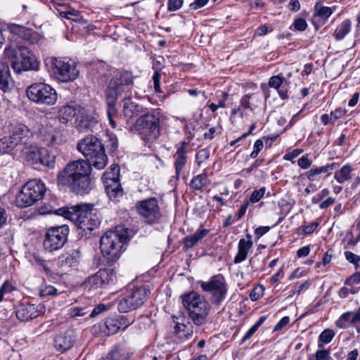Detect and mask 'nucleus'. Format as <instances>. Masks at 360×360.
Wrapping results in <instances>:
<instances>
[{"label": "nucleus", "instance_id": "obj_1", "mask_svg": "<svg viewBox=\"0 0 360 360\" xmlns=\"http://www.w3.org/2000/svg\"><path fill=\"white\" fill-rule=\"evenodd\" d=\"M90 173L91 167L87 161L74 160L68 163L58 174V184L69 188L77 195H84L91 189Z\"/></svg>", "mask_w": 360, "mask_h": 360}, {"label": "nucleus", "instance_id": "obj_2", "mask_svg": "<svg viewBox=\"0 0 360 360\" xmlns=\"http://www.w3.org/2000/svg\"><path fill=\"white\" fill-rule=\"evenodd\" d=\"M55 213L74 222L83 231L90 232L101 224L100 218L92 206L87 204L65 206L56 210Z\"/></svg>", "mask_w": 360, "mask_h": 360}, {"label": "nucleus", "instance_id": "obj_3", "mask_svg": "<svg viewBox=\"0 0 360 360\" xmlns=\"http://www.w3.org/2000/svg\"><path fill=\"white\" fill-rule=\"evenodd\" d=\"M160 113L155 110L140 115L129 128L132 133H138L146 143H153L160 135Z\"/></svg>", "mask_w": 360, "mask_h": 360}, {"label": "nucleus", "instance_id": "obj_4", "mask_svg": "<svg viewBox=\"0 0 360 360\" xmlns=\"http://www.w3.org/2000/svg\"><path fill=\"white\" fill-rule=\"evenodd\" d=\"M77 150L88 160L90 167L103 169L108 163L105 147L97 137L89 135L80 140L77 146Z\"/></svg>", "mask_w": 360, "mask_h": 360}, {"label": "nucleus", "instance_id": "obj_5", "mask_svg": "<svg viewBox=\"0 0 360 360\" xmlns=\"http://www.w3.org/2000/svg\"><path fill=\"white\" fill-rule=\"evenodd\" d=\"M127 239V231L120 227L108 231L102 236L100 239V248L108 262L120 258Z\"/></svg>", "mask_w": 360, "mask_h": 360}, {"label": "nucleus", "instance_id": "obj_6", "mask_svg": "<svg viewBox=\"0 0 360 360\" xmlns=\"http://www.w3.org/2000/svg\"><path fill=\"white\" fill-rule=\"evenodd\" d=\"M182 304L188 312L189 317L196 326L204 324L211 306L202 295L192 291L181 296Z\"/></svg>", "mask_w": 360, "mask_h": 360}, {"label": "nucleus", "instance_id": "obj_7", "mask_svg": "<svg viewBox=\"0 0 360 360\" xmlns=\"http://www.w3.org/2000/svg\"><path fill=\"white\" fill-rule=\"evenodd\" d=\"M45 62L55 77L62 82L73 81L79 76V71L77 68L76 63L70 58L51 57Z\"/></svg>", "mask_w": 360, "mask_h": 360}, {"label": "nucleus", "instance_id": "obj_8", "mask_svg": "<svg viewBox=\"0 0 360 360\" xmlns=\"http://www.w3.org/2000/svg\"><path fill=\"white\" fill-rule=\"evenodd\" d=\"M46 193L45 184L41 179H34L28 181L17 195L16 205L19 207L32 206L37 201L41 200Z\"/></svg>", "mask_w": 360, "mask_h": 360}, {"label": "nucleus", "instance_id": "obj_9", "mask_svg": "<svg viewBox=\"0 0 360 360\" xmlns=\"http://www.w3.org/2000/svg\"><path fill=\"white\" fill-rule=\"evenodd\" d=\"M199 283L202 290L210 295V301L213 304L219 306L225 300L229 286L221 274L212 276L208 281H200Z\"/></svg>", "mask_w": 360, "mask_h": 360}, {"label": "nucleus", "instance_id": "obj_10", "mask_svg": "<svg viewBox=\"0 0 360 360\" xmlns=\"http://www.w3.org/2000/svg\"><path fill=\"white\" fill-rule=\"evenodd\" d=\"M28 98L38 104L54 105L58 99L56 91L50 85L44 83H34L27 89Z\"/></svg>", "mask_w": 360, "mask_h": 360}, {"label": "nucleus", "instance_id": "obj_11", "mask_svg": "<svg viewBox=\"0 0 360 360\" xmlns=\"http://www.w3.org/2000/svg\"><path fill=\"white\" fill-rule=\"evenodd\" d=\"M149 294L146 286H140L128 290L118 304V310L126 313L136 309L143 304Z\"/></svg>", "mask_w": 360, "mask_h": 360}, {"label": "nucleus", "instance_id": "obj_12", "mask_svg": "<svg viewBox=\"0 0 360 360\" xmlns=\"http://www.w3.org/2000/svg\"><path fill=\"white\" fill-rule=\"evenodd\" d=\"M68 233L69 228L67 225L49 229L44 241L45 250L52 252L61 248L67 241Z\"/></svg>", "mask_w": 360, "mask_h": 360}, {"label": "nucleus", "instance_id": "obj_13", "mask_svg": "<svg viewBox=\"0 0 360 360\" xmlns=\"http://www.w3.org/2000/svg\"><path fill=\"white\" fill-rule=\"evenodd\" d=\"M23 154L26 161L31 165L40 164L49 168L54 167L55 155H50L45 148L31 145L23 149Z\"/></svg>", "mask_w": 360, "mask_h": 360}, {"label": "nucleus", "instance_id": "obj_14", "mask_svg": "<svg viewBox=\"0 0 360 360\" xmlns=\"http://www.w3.org/2000/svg\"><path fill=\"white\" fill-rule=\"evenodd\" d=\"M116 281V272L112 269H100L89 276L84 283V288L89 290H96L112 284Z\"/></svg>", "mask_w": 360, "mask_h": 360}, {"label": "nucleus", "instance_id": "obj_15", "mask_svg": "<svg viewBox=\"0 0 360 360\" xmlns=\"http://www.w3.org/2000/svg\"><path fill=\"white\" fill-rule=\"evenodd\" d=\"M20 56L13 59L11 66L17 72L38 69L39 63L35 56L25 46L19 47Z\"/></svg>", "mask_w": 360, "mask_h": 360}, {"label": "nucleus", "instance_id": "obj_16", "mask_svg": "<svg viewBox=\"0 0 360 360\" xmlns=\"http://www.w3.org/2000/svg\"><path fill=\"white\" fill-rule=\"evenodd\" d=\"M136 208L139 214L143 217L145 221L148 224L155 222L160 217L158 202L155 198L137 202Z\"/></svg>", "mask_w": 360, "mask_h": 360}, {"label": "nucleus", "instance_id": "obj_17", "mask_svg": "<svg viewBox=\"0 0 360 360\" xmlns=\"http://www.w3.org/2000/svg\"><path fill=\"white\" fill-rule=\"evenodd\" d=\"M97 124L98 120L94 110L77 106L75 125L78 131L80 132L91 131Z\"/></svg>", "mask_w": 360, "mask_h": 360}, {"label": "nucleus", "instance_id": "obj_18", "mask_svg": "<svg viewBox=\"0 0 360 360\" xmlns=\"http://www.w3.org/2000/svg\"><path fill=\"white\" fill-rule=\"evenodd\" d=\"M4 30L8 31L13 37L22 39L30 44H36L41 39V35L38 32L18 24L7 23L4 26Z\"/></svg>", "mask_w": 360, "mask_h": 360}, {"label": "nucleus", "instance_id": "obj_19", "mask_svg": "<svg viewBox=\"0 0 360 360\" xmlns=\"http://www.w3.org/2000/svg\"><path fill=\"white\" fill-rule=\"evenodd\" d=\"M176 150L172 157L175 169V176L176 178L179 179L181 174L184 172L188 164L189 144L186 141H181L179 145H176Z\"/></svg>", "mask_w": 360, "mask_h": 360}, {"label": "nucleus", "instance_id": "obj_20", "mask_svg": "<svg viewBox=\"0 0 360 360\" xmlns=\"http://www.w3.org/2000/svg\"><path fill=\"white\" fill-rule=\"evenodd\" d=\"M44 307L42 304L22 303L16 309L17 318L21 321H28L37 318L43 313Z\"/></svg>", "mask_w": 360, "mask_h": 360}, {"label": "nucleus", "instance_id": "obj_21", "mask_svg": "<svg viewBox=\"0 0 360 360\" xmlns=\"http://www.w3.org/2000/svg\"><path fill=\"white\" fill-rule=\"evenodd\" d=\"M174 333L183 339L190 338L193 333V327L189 318L186 317L184 314L179 316H174Z\"/></svg>", "mask_w": 360, "mask_h": 360}, {"label": "nucleus", "instance_id": "obj_22", "mask_svg": "<svg viewBox=\"0 0 360 360\" xmlns=\"http://www.w3.org/2000/svg\"><path fill=\"white\" fill-rule=\"evenodd\" d=\"M133 77L131 72L127 71H117L108 84V87L114 90L116 96L122 91V86H128L132 84Z\"/></svg>", "mask_w": 360, "mask_h": 360}, {"label": "nucleus", "instance_id": "obj_23", "mask_svg": "<svg viewBox=\"0 0 360 360\" xmlns=\"http://www.w3.org/2000/svg\"><path fill=\"white\" fill-rule=\"evenodd\" d=\"M10 135L17 146H18L20 144H25L32 136V132L25 124L18 123L11 125Z\"/></svg>", "mask_w": 360, "mask_h": 360}, {"label": "nucleus", "instance_id": "obj_24", "mask_svg": "<svg viewBox=\"0 0 360 360\" xmlns=\"http://www.w3.org/2000/svg\"><path fill=\"white\" fill-rule=\"evenodd\" d=\"M41 140L48 146H55L60 141V133L51 125L42 126L39 129Z\"/></svg>", "mask_w": 360, "mask_h": 360}, {"label": "nucleus", "instance_id": "obj_25", "mask_svg": "<svg viewBox=\"0 0 360 360\" xmlns=\"http://www.w3.org/2000/svg\"><path fill=\"white\" fill-rule=\"evenodd\" d=\"M339 164L337 162H333L327 164L326 165L312 168L304 173V175L311 181H319L323 176H328L330 174L331 171L335 169L338 167Z\"/></svg>", "mask_w": 360, "mask_h": 360}, {"label": "nucleus", "instance_id": "obj_26", "mask_svg": "<svg viewBox=\"0 0 360 360\" xmlns=\"http://www.w3.org/2000/svg\"><path fill=\"white\" fill-rule=\"evenodd\" d=\"M245 237V238L240 239L238 242V252L233 260L235 264H239L245 261L253 246L252 236L250 233H247Z\"/></svg>", "mask_w": 360, "mask_h": 360}, {"label": "nucleus", "instance_id": "obj_27", "mask_svg": "<svg viewBox=\"0 0 360 360\" xmlns=\"http://www.w3.org/2000/svg\"><path fill=\"white\" fill-rule=\"evenodd\" d=\"M123 115L127 121L133 119L141 114H144L146 112L145 108L131 101L130 98H124L123 100Z\"/></svg>", "mask_w": 360, "mask_h": 360}, {"label": "nucleus", "instance_id": "obj_28", "mask_svg": "<svg viewBox=\"0 0 360 360\" xmlns=\"http://www.w3.org/2000/svg\"><path fill=\"white\" fill-rule=\"evenodd\" d=\"M80 257L78 250H71L60 255L57 259L58 265L62 268L71 267L77 264Z\"/></svg>", "mask_w": 360, "mask_h": 360}, {"label": "nucleus", "instance_id": "obj_29", "mask_svg": "<svg viewBox=\"0 0 360 360\" xmlns=\"http://www.w3.org/2000/svg\"><path fill=\"white\" fill-rule=\"evenodd\" d=\"M13 86L8 65L0 62V89L4 92L11 91Z\"/></svg>", "mask_w": 360, "mask_h": 360}, {"label": "nucleus", "instance_id": "obj_30", "mask_svg": "<svg viewBox=\"0 0 360 360\" xmlns=\"http://www.w3.org/2000/svg\"><path fill=\"white\" fill-rule=\"evenodd\" d=\"M105 192L111 200H118L123 195V189L120 181H106Z\"/></svg>", "mask_w": 360, "mask_h": 360}, {"label": "nucleus", "instance_id": "obj_31", "mask_svg": "<svg viewBox=\"0 0 360 360\" xmlns=\"http://www.w3.org/2000/svg\"><path fill=\"white\" fill-rule=\"evenodd\" d=\"M210 232L209 229L198 230L195 233L184 238V248L188 250L195 246L200 240L205 238Z\"/></svg>", "mask_w": 360, "mask_h": 360}, {"label": "nucleus", "instance_id": "obj_32", "mask_svg": "<svg viewBox=\"0 0 360 360\" xmlns=\"http://www.w3.org/2000/svg\"><path fill=\"white\" fill-rule=\"evenodd\" d=\"M73 342L74 340L71 335H58L54 340V346L58 351L64 352L72 347Z\"/></svg>", "mask_w": 360, "mask_h": 360}, {"label": "nucleus", "instance_id": "obj_33", "mask_svg": "<svg viewBox=\"0 0 360 360\" xmlns=\"http://www.w3.org/2000/svg\"><path fill=\"white\" fill-rule=\"evenodd\" d=\"M359 322L356 311H347L343 313L336 321V326L340 328L345 329L349 324H355Z\"/></svg>", "mask_w": 360, "mask_h": 360}, {"label": "nucleus", "instance_id": "obj_34", "mask_svg": "<svg viewBox=\"0 0 360 360\" xmlns=\"http://www.w3.org/2000/svg\"><path fill=\"white\" fill-rule=\"evenodd\" d=\"M210 182L208 175L206 172L194 176L190 183L189 186L193 191H202Z\"/></svg>", "mask_w": 360, "mask_h": 360}, {"label": "nucleus", "instance_id": "obj_35", "mask_svg": "<svg viewBox=\"0 0 360 360\" xmlns=\"http://www.w3.org/2000/svg\"><path fill=\"white\" fill-rule=\"evenodd\" d=\"M77 115V107L70 105L62 106L58 111V120L60 123H68L73 117Z\"/></svg>", "mask_w": 360, "mask_h": 360}, {"label": "nucleus", "instance_id": "obj_36", "mask_svg": "<svg viewBox=\"0 0 360 360\" xmlns=\"http://www.w3.org/2000/svg\"><path fill=\"white\" fill-rule=\"evenodd\" d=\"M284 80L285 79L283 77L276 75L270 77L268 83L271 88H274L278 91L279 96L282 99H285L288 98L287 90L284 89V86H282Z\"/></svg>", "mask_w": 360, "mask_h": 360}, {"label": "nucleus", "instance_id": "obj_37", "mask_svg": "<svg viewBox=\"0 0 360 360\" xmlns=\"http://www.w3.org/2000/svg\"><path fill=\"white\" fill-rule=\"evenodd\" d=\"M352 22L349 20H345L338 26L333 36L337 41L342 40L351 30Z\"/></svg>", "mask_w": 360, "mask_h": 360}, {"label": "nucleus", "instance_id": "obj_38", "mask_svg": "<svg viewBox=\"0 0 360 360\" xmlns=\"http://www.w3.org/2000/svg\"><path fill=\"white\" fill-rule=\"evenodd\" d=\"M352 169L351 166L345 165L339 171L335 173L334 178L338 183L344 184L352 179Z\"/></svg>", "mask_w": 360, "mask_h": 360}, {"label": "nucleus", "instance_id": "obj_39", "mask_svg": "<svg viewBox=\"0 0 360 360\" xmlns=\"http://www.w3.org/2000/svg\"><path fill=\"white\" fill-rule=\"evenodd\" d=\"M120 167L117 165H112L109 169L105 171L102 176L104 184L106 181H120Z\"/></svg>", "mask_w": 360, "mask_h": 360}, {"label": "nucleus", "instance_id": "obj_40", "mask_svg": "<svg viewBox=\"0 0 360 360\" xmlns=\"http://www.w3.org/2000/svg\"><path fill=\"white\" fill-rule=\"evenodd\" d=\"M16 146L17 144L11 135L0 139V153L1 154L11 153Z\"/></svg>", "mask_w": 360, "mask_h": 360}, {"label": "nucleus", "instance_id": "obj_41", "mask_svg": "<svg viewBox=\"0 0 360 360\" xmlns=\"http://www.w3.org/2000/svg\"><path fill=\"white\" fill-rule=\"evenodd\" d=\"M334 10L335 8L315 5L314 16L327 20L333 14Z\"/></svg>", "mask_w": 360, "mask_h": 360}, {"label": "nucleus", "instance_id": "obj_42", "mask_svg": "<svg viewBox=\"0 0 360 360\" xmlns=\"http://www.w3.org/2000/svg\"><path fill=\"white\" fill-rule=\"evenodd\" d=\"M106 113L109 123L112 129L116 128L117 124L114 117L117 115V109L115 108V101L108 102L106 108Z\"/></svg>", "mask_w": 360, "mask_h": 360}, {"label": "nucleus", "instance_id": "obj_43", "mask_svg": "<svg viewBox=\"0 0 360 360\" xmlns=\"http://www.w3.org/2000/svg\"><path fill=\"white\" fill-rule=\"evenodd\" d=\"M108 336L117 333L119 330L117 320L115 318H108L105 321Z\"/></svg>", "mask_w": 360, "mask_h": 360}, {"label": "nucleus", "instance_id": "obj_44", "mask_svg": "<svg viewBox=\"0 0 360 360\" xmlns=\"http://www.w3.org/2000/svg\"><path fill=\"white\" fill-rule=\"evenodd\" d=\"M266 316H260L259 320L247 331L244 337L243 338V341L245 342L247 340L250 339L254 333L257 330L259 327H260L264 322L266 321Z\"/></svg>", "mask_w": 360, "mask_h": 360}, {"label": "nucleus", "instance_id": "obj_45", "mask_svg": "<svg viewBox=\"0 0 360 360\" xmlns=\"http://www.w3.org/2000/svg\"><path fill=\"white\" fill-rule=\"evenodd\" d=\"M210 156V153L209 149L202 148L198 150L195 154V162L198 167H200L203 163H205L207 160H209Z\"/></svg>", "mask_w": 360, "mask_h": 360}, {"label": "nucleus", "instance_id": "obj_46", "mask_svg": "<svg viewBox=\"0 0 360 360\" xmlns=\"http://www.w3.org/2000/svg\"><path fill=\"white\" fill-rule=\"evenodd\" d=\"M105 321L99 322L91 328V333L95 336H108Z\"/></svg>", "mask_w": 360, "mask_h": 360}, {"label": "nucleus", "instance_id": "obj_47", "mask_svg": "<svg viewBox=\"0 0 360 360\" xmlns=\"http://www.w3.org/2000/svg\"><path fill=\"white\" fill-rule=\"evenodd\" d=\"M335 334V332L332 329H325L320 334L319 337V342H321L323 344H328L333 340Z\"/></svg>", "mask_w": 360, "mask_h": 360}, {"label": "nucleus", "instance_id": "obj_48", "mask_svg": "<svg viewBox=\"0 0 360 360\" xmlns=\"http://www.w3.org/2000/svg\"><path fill=\"white\" fill-rule=\"evenodd\" d=\"M357 238L356 240L354 239V236L352 231H348L345 234V238L342 240V243H344V248H349L356 245L358 243Z\"/></svg>", "mask_w": 360, "mask_h": 360}, {"label": "nucleus", "instance_id": "obj_49", "mask_svg": "<svg viewBox=\"0 0 360 360\" xmlns=\"http://www.w3.org/2000/svg\"><path fill=\"white\" fill-rule=\"evenodd\" d=\"M265 192V187H262L258 190L253 191L250 198V202L252 203L259 202L264 197Z\"/></svg>", "mask_w": 360, "mask_h": 360}, {"label": "nucleus", "instance_id": "obj_50", "mask_svg": "<svg viewBox=\"0 0 360 360\" xmlns=\"http://www.w3.org/2000/svg\"><path fill=\"white\" fill-rule=\"evenodd\" d=\"M264 288L263 285L256 286L250 293V298L252 301L258 300L264 294Z\"/></svg>", "mask_w": 360, "mask_h": 360}, {"label": "nucleus", "instance_id": "obj_51", "mask_svg": "<svg viewBox=\"0 0 360 360\" xmlns=\"http://www.w3.org/2000/svg\"><path fill=\"white\" fill-rule=\"evenodd\" d=\"M264 148V141L262 139H257L253 146V150L250 155V158L255 159L257 157L259 152L262 150Z\"/></svg>", "mask_w": 360, "mask_h": 360}, {"label": "nucleus", "instance_id": "obj_52", "mask_svg": "<svg viewBox=\"0 0 360 360\" xmlns=\"http://www.w3.org/2000/svg\"><path fill=\"white\" fill-rule=\"evenodd\" d=\"M329 193L330 191L328 188H323L312 198L311 202L313 204H320L323 201V198L327 197L329 195Z\"/></svg>", "mask_w": 360, "mask_h": 360}, {"label": "nucleus", "instance_id": "obj_53", "mask_svg": "<svg viewBox=\"0 0 360 360\" xmlns=\"http://www.w3.org/2000/svg\"><path fill=\"white\" fill-rule=\"evenodd\" d=\"M107 148L109 149L110 152L114 153L117 150L118 148V142L116 136L113 134H110L108 136V141L107 143Z\"/></svg>", "mask_w": 360, "mask_h": 360}, {"label": "nucleus", "instance_id": "obj_54", "mask_svg": "<svg viewBox=\"0 0 360 360\" xmlns=\"http://www.w3.org/2000/svg\"><path fill=\"white\" fill-rule=\"evenodd\" d=\"M184 4V0H168L167 9L169 11H176L179 10Z\"/></svg>", "mask_w": 360, "mask_h": 360}, {"label": "nucleus", "instance_id": "obj_55", "mask_svg": "<svg viewBox=\"0 0 360 360\" xmlns=\"http://www.w3.org/2000/svg\"><path fill=\"white\" fill-rule=\"evenodd\" d=\"M57 294V289L52 285L43 287L39 292L41 297L52 296Z\"/></svg>", "mask_w": 360, "mask_h": 360}, {"label": "nucleus", "instance_id": "obj_56", "mask_svg": "<svg viewBox=\"0 0 360 360\" xmlns=\"http://www.w3.org/2000/svg\"><path fill=\"white\" fill-rule=\"evenodd\" d=\"M88 311L87 308L74 307L70 309V315L71 317L84 316Z\"/></svg>", "mask_w": 360, "mask_h": 360}, {"label": "nucleus", "instance_id": "obj_57", "mask_svg": "<svg viewBox=\"0 0 360 360\" xmlns=\"http://www.w3.org/2000/svg\"><path fill=\"white\" fill-rule=\"evenodd\" d=\"M312 164V160L308 158L307 155H302L297 160L298 166L303 169H309Z\"/></svg>", "mask_w": 360, "mask_h": 360}, {"label": "nucleus", "instance_id": "obj_58", "mask_svg": "<svg viewBox=\"0 0 360 360\" xmlns=\"http://www.w3.org/2000/svg\"><path fill=\"white\" fill-rule=\"evenodd\" d=\"M254 98L255 96L252 95H245L243 96L240 101V107L243 108L245 109H250V110H253V108H252L251 103H250V98Z\"/></svg>", "mask_w": 360, "mask_h": 360}, {"label": "nucleus", "instance_id": "obj_59", "mask_svg": "<svg viewBox=\"0 0 360 360\" xmlns=\"http://www.w3.org/2000/svg\"><path fill=\"white\" fill-rule=\"evenodd\" d=\"M295 30L304 31L307 28V23L304 18H299L295 20L293 25Z\"/></svg>", "mask_w": 360, "mask_h": 360}, {"label": "nucleus", "instance_id": "obj_60", "mask_svg": "<svg viewBox=\"0 0 360 360\" xmlns=\"http://www.w3.org/2000/svg\"><path fill=\"white\" fill-rule=\"evenodd\" d=\"M117 320V325L119 326L120 330L126 329L130 324H131V321L125 316H120L115 318Z\"/></svg>", "mask_w": 360, "mask_h": 360}, {"label": "nucleus", "instance_id": "obj_61", "mask_svg": "<svg viewBox=\"0 0 360 360\" xmlns=\"http://www.w3.org/2000/svg\"><path fill=\"white\" fill-rule=\"evenodd\" d=\"M345 256L348 262L354 264V265H356V266H357V264L360 261V257L359 255H355L350 251H345Z\"/></svg>", "mask_w": 360, "mask_h": 360}, {"label": "nucleus", "instance_id": "obj_62", "mask_svg": "<svg viewBox=\"0 0 360 360\" xmlns=\"http://www.w3.org/2000/svg\"><path fill=\"white\" fill-rule=\"evenodd\" d=\"M273 31V28L272 27H269L268 26H266V25H261L259 27H258L255 32V36H264L266 34H267L269 32H272Z\"/></svg>", "mask_w": 360, "mask_h": 360}, {"label": "nucleus", "instance_id": "obj_63", "mask_svg": "<svg viewBox=\"0 0 360 360\" xmlns=\"http://www.w3.org/2000/svg\"><path fill=\"white\" fill-rule=\"evenodd\" d=\"M346 113V110L339 108H336L335 110L332 111L330 112V116L332 117V120H333L334 123L336 120L340 119Z\"/></svg>", "mask_w": 360, "mask_h": 360}, {"label": "nucleus", "instance_id": "obj_64", "mask_svg": "<svg viewBox=\"0 0 360 360\" xmlns=\"http://www.w3.org/2000/svg\"><path fill=\"white\" fill-rule=\"evenodd\" d=\"M345 283L348 285H358L360 283V272L352 275L347 278Z\"/></svg>", "mask_w": 360, "mask_h": 360}]
</instances>
